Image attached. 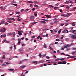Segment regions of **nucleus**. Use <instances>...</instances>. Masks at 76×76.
Here are the masks:
<instances>
[{
  "label": "nucleus",
  "mask_w": 76,
  "mask_h": 76,
  "mask_svg": "<svg viewBox=\"0 0 76 76\" xmlns=\"http://www.w3.org/2000/svg\"><path fill=\"white\" fill-rule=\"evenodd\" d=\"M70 56V55H68V54H66V55H65V56H69V57H67V59H69V58H75V57H76L75 56Z\"/></svg>",
  "instance_id": "f257e3e1"
},
{
  "label": "nucleus",
  "mask_w": 76,
  "mask_h": 76,
  "mask_svg": "<svg viewBox=\"0 0 76 76\" xmlns=\"http://www.w3.org/2000/svg\"><path fill=\"white\" fill-rule=\"evenodd\" d=\"M6 29L5 28H4L0 30V31L1 32H4L5 31H6Z\"/></svg>",
  "instance_id": "f03ea898"
},
{
  "label": "nucleus",
  "mask_w": 76,
  "mask_h": 76,
  "mask_svg": "<svg viewBox=\"0 0 76 76\" xmlns=\"http://www.w3.org/2000/svg\"><path fill=\"white\" fill-rule=\"evenodd\" d=\"M71 37L72 39H76V36L75 35H72L71 36Z\"/></svg>",
  "instance_id": "7ed1b4c3"
},
{
  "label": "nucleus",
  "mask_w": 76,
  "mask_h": 76,
  "mask_svg": "<svg viewBox=\"0 0 76 76\" xmlns=\"http://www.w3.org/2000/svg\"><path fill=\"white\" fill-rule=\"evenodd\" d=\"M11 18H9L7 19V22L9 23H12V21H11Z\"/></svg>",
  "instance_id": "20e7f679"
},
{
  "label": "nucleus",
  "mask_w": 76,
  "mask_h": 76,
  "mask_svg": "<svg viewBox=\"0 0 76 76\" xmlns=\"http://www.w3.org/2000/svg\"><path fill=\"white\" fill-rule=\"evenodd\" d=\"M70 15H71V13H68L65 15V17H69V16H70Z\"/></svg>",
  "instance_id": "39448f33"
},
{
  "label": "nucleus",
  "mask_w": 76,
  "mask_h": 76,
  "mask_svg": "<svg viewBox=\"0 0 76 76\" xmlns=\"http://www.w3.org/2000/svg\"><path fill=\"white\" fill-rule=\"evenodd\" d=\"M28 59H24L22 61H20V62L19 63V64H21V63H23V61H26V60H28Z\"/></svg>",
  "instance_id": "423d86ee"
},
{
  "label": "nucleus",
  "mask_w": 76,
  "mask_h": 76,
  "mask_svg": "<svg viewBox=\"0 0 76 76\" xmlns=\"http://www.w3.org/2000/svg\"><path fill=\"white\" fill-rule=\"evenodd\" d=\"M34 16H32L30 17V19H31V20H33V19H34Z\"/></svg>",
  "instance_id": "0eeeda50"
},
{
  "label": "nucleus",
  "mask_w": 76,
  "mask_h": 76,
  "mask_svg": "<svg viewBox=\"0 0 76 76\" xmlns=\"http://www.w3.org/2000/svg\"><path fill=\"white\" fill-rule=\"evenodd\" d=\"M18 35H20V36L22 35V33L21 32L19 31H18Z\"/></svg>",
  "instance_id": "6e6552de"
},
{
  "label": "nucleus",
  "mask_w": 76,
  "mask_h": 76,
  "mask_svg": "<svg viewBox=\"0 0 76 76\" xmlns=\"http://www.w3.org/2000/svg\"><path fill=\"white\" fill-rule=\"evenodd\" d=\"M5 22V21H2L1 23H0V25H1V24H4V23Z\"/></svg>",
  "instance_id": "1a4fd4ad"
},
{
  "label": "nucleus",
  "mask_w": 76,
  "mask_h": 76,
  "mask_svg": "<svg viewBox=\"0 0 76 76\" xmlns=\"http://www.w3.org/2000/svg\"><path fill=\"white\" fill-rule=\"evenodd\" d=\"M66 9L67 10H68V9H70V7L67 5V6L66 7Z\"/></svg>",
  "instance_id": "9d476101"
},
{
  "label": "nucleus",
  "mask_w": 76,
  "mask_h": 76,
  "mask_svg": "<svg viewBox=\"0 0 76 76\" xmlns=\"http://www.w3.org/2000/svg\"><path fill=\"white\" fill-rule=\"evenodd\" d=\"M33 63H36V64H37L38 63V61H34L32 62Z\"/></svg>",
  "instance_id": "9b49d317"
},
{
  "label": "nucleus",
  "mask_w": 76,
  "mask_h": 76,
  "mask_svg": "<svg viewBox=\"0 0 76 76\" xmlns=\"http://www.w3.org/2000/svg\"><path fill=\"white\" fill-rule=\"evenodd\" d=\"M69 3H72V4H73V3H74V2H73L72 1L69 0Z\"/></svg>",
  "instance_id": "f8f14e48"
},
{
  "label": "nucleus",
  "mask_w": 76,
  "mask_h": 76,
  "mask_svg": "<svg viewBox=\"0 0 76 76\" xmlns=\"http://www.w3.org/2000/svg\"><path fill=\"white\" fill-rule=\"evenodd\" d=\"M62 64H66V61H64L62 62Z\"/></svg>",
  "instance_id": "ddd939ff"
},
{
  "label": "nucleus",
  "mask_w": 76,
  "mask_h": 76,
  "mask_svg": "<svg viewBox=\"0 0 76 76\" xmlns=\"http://www.w3.org/2000/svg\"><path fill=\"white\" fill-rule=\"evenodd\" d=\"M40 37H41V36H39L37 37V39L38 40L39 39V38H40Z\"/></svg>",
  "instance_id": "4468645a"
},
{
  "label": "nucleus",
  "mask_w": 76,
  "mask_h": 76,
  "mask_svg": "<svg viewBox=\"0 0 76 76\" xmlns=\"http://www.w3.org/2000/svg\"><path fill=\"white\" fill-rule=\"evenodd\" d=\"M3 54H9V53L8 52H4Z\"/></svg>",
  "instance_id": "2eb2a0df"
},
{
  "label": "nucleus",
  "mask_w": 76,
  "mask_h": 76,
  "mask_svg": "<svg viewBox=\"0 0 76 76\" xmlns=\"http://www.w3.org/2000/svg\"><path fill=\"white\" fill-rule=\"evenodd\" d=\"M2 59H5V55H3V57H2Z\"/></svg>",
  "instance_id": "dca6fc26"
},
{
  "label": "nucleus",
  "mask_w": 76,
  "mask_h": 76,
  "mask_svg": "<svg viewBox=\"0 0 76 76\" xmlns=\"http://www.w3.org/2000/svg\"><path fill=\"white\" fill-rule=\"evenodd\" d=\"M40 63H45V61L43 60H41L40 61Z\"/></svg>",
  "instance_id": "f3484780"
},
{
  "label": "nucleus",
  "mask_w": 76,
  "mask_h": 76,
  "mask_svg": "<svg viewBox=\"0 0 76 76\" xmlns=\"http://www.w3.org/2000/svg\"><path fill=\"white\" fill-rule=\"evenodd\" d=\"M8 35H12V33H9L7 34Z\"/></svg>",
  "instance_id": "a211bd4d"
},
{
  "label": "nucleus",
  "mask_w": 76,
  "mask_h": 76,
  "mask_svg": "<svg viewBox=\"0 0 76 76\" xmlns=\"http://www.w3.org/2000/svg\"><path fill=\"white\" fill-rule=\"evenodd\" d=\"M44 47V48H47V46L46 45V44L45 43H44L43 45Z\"/></svg>",
  "instance_id": "6ab92c4d"
},
{
  "label": "nucleus",
  "mask_w": 76,
  "mask_h": 76,
  "mask_svg": "<svg viewBox=\"0 0 76 76\" xmlns=\"http://www.w3.org/2000/svg\"><path fill=\"white\" fill-rule=\"evenodd\" d=\"M20 67H21V68H25V65H22V66H20Z\"/></svg>",
  "instance_id": "aec40b11"
},
{
  "label": "nucleus",
  "mask_w": 76,
  "mask_h": 76,
  "mask_svg": "<svg viewBox=\"0 0 76 76\" xmlns=\"http://www.w3.org/2000/svg\"><path fill=\"white\" fill-rule=\"evenodd\" d=\"M76 30H73L72 33L73 34H76Z\"/></svg>",
  "instance_id": "412c9836"
},
{
  "label": "nucleus",
  "mask_w": 76,
  "mask_h": 76,
  "mask_svg": "<svg viewBox=\"0 0 76 76\" xmlns=\"http://www.w3.org/2000/svg\"><path fill=\"white\" fill-rule=\"evenodd\" d=\"M58 29V28H57L56 29H55V30H54V31L55 32H57V30Z\"/></svg>",
  "instance_id": "4be33fe9"
},
{
  "label": "nucleus",
  "mask_w": 76,
  "mask_h": 76,
  "mask_svg": "<svg viewBox=\"0 0 76 76\" xmlns=\"http://www.w3.org/2000/svg\"><path fill=\"white\" fill-rule=\"evenodd\" d=\"M8 70L10 71H13V70H14V69H8Z\"/></svg>",
  "instance_id": "5701e85b"
},
{
  "label": "nucleus",
  "mask_w": 76,
  "mask_h": 76,
  "mask_svg": "<svg viewBox=\"0 0 76 76\" xmlns=\"http://www.w3.org/2000/svg\"><path fill=\"white\" fill-rule=\"evenodd\" d=\"M37 22H35L34 23H32V25H34V24H36V23H37Z\"/></svg>",
  "instance_id": "b1692460"
},
{
  "label": "nucleus",
  "mask_w": 76,
  "mask_h": 76,
  "mask_svg": "<svg viewBox=\"0 0 76 76\" xmlns=\"http://www.w3.org/2000/svg\"><path fill=\"white\" fill-rule=\"evenodd\" d=\"M31 10V9H26L25 10V12H27V11H28L29 10Z\"/></svg>",
  "instance_id": "393cba45"
},
{
  "label": "nucleus",
  "mask_w": 76,
  "mask_h": 76,
  "mask_svg": "<svg viewBox=\"0 0 76 76\" xmlns=\"http://www.w3.org/2000/svg\"><path fill=\"white\" fill-rule=\"evenodd\" d=\"M72 54H73V55H75V54H76V51L75 52H72Z\"/></svg>",
  "instance_id": "a878e982"
},
{
  "label": "nucleus",
  "mask_w": 76,
  "mask_h": 76,
  "mask_svg": "<svg viewBox=\"0 0 76 76\" xmlns=\"http://www.w3.org/2000/svg\"><path fill=\"white\" fill-rule=\"evenodd\" d=\"M64 15V14H62V15H59V16H64V17H65V15Z\"/></svg>",
  "instance_id": "bb28decb"
},
{
  "label": "nucleus",
  "mask_w": 76,
  "mask_h": 76,
  "mask_svg": "<svg viewBox=\"0 0 76 76\" xmlns=\"http://www.w3.org/2000/svg\"><path fill=\"white\" fill-rule=\"evenodd\" d=\"M65 3L66 4H69V1H66L65 2Z\"/></svg>",
  "instance_id": "cd10ccee"
},
{
  "label": "nucleus",
  "mask_w": 76,
  "mask_h": 76,
  "mask_svg": "<svg viewBox=\"0 0 76 76\" xmlns=\"http://www.w3.org/2000/svg\"><path fill=\"white\" fill-rule=\"evenodd\" d=\"M71 25H72V26H75V22H74L73 23H72L71 24Z\"/></svg>",
  "instance_id": "c85d7f7f"
},
{
  "label": "nucleus",
  "mask_w": 76,
  "mask_h": 76,
  "mask_svg": "<svg viewBox=\"0 0 76 76\" xmlns=\"http://www.w3.org/2000/svg\"><path fill=\"white\" fill-rule=\"evenodd\" d=\"M18 42H20V41L21 40V39L20 38L18 39Z\"/></svg>",
  "instance_id": "c756f323"
},
{
  "label": "nucleus",
  "mask_w": 76,
  "mask_h": 76,
  "mask_svg": "<svg viewBox=\"0 0 76 76\" xmlns=\"http://www.w3.org/2000/svg\"><path fill=\"white\" fill-rule=\"evenodd\" d=\"M10 41H7L5 42V43H9Z\"/></svg>",
  "instance_id": "7c9ffc66"
},
{
  "label": "nucleus",
  "mask_w": 76,
  "mask_h": 76,
  "mask_svg": "<svg viewBox=\"0 0 76 76\" xmlns=\"http://www.w3.org/2000/svg\"><path fill=\"white\" fill-rule=\"evenodd\" d=\"M16 13V15L18 14H19V13H20V12H15Z\"/></svg>",
  "instance_id": "2f4dec72"
},
{
  "label": "nucleus",
  "mask_w": 76,
  "mask_h": 76,
  "mask_svg": "<svg viewBox=\"0 0 76 76\" xmlns=\"http://www.w3.org/2000/svg\"><path fill=\"white\" fill-rule=\"evenodd\" d=\"M28 2L29 3H33V2L32 1H28Z\"/></svg>",
  "instance_id": "473e14b6"
},
{
  "label": "nucleus",
  "mask_w": 76,
  "mask_h": 76,
  "mask_svg": "<svg viewBox=\"0 0 76 76\" xmlns=\"http://www.w3.org/2000/svg\"><path fill=\"white\" fill-rule=\"evenodd\" d=\"M40 22H42L43 23H46V22L44 21H40Z\"/></svg>",
  "instance_id": "72a5a7b5"
},
{
  "label": "nucleus",
  "mask_w": 76,
  "mask_h": 76,
  "mask_svg": "<svg viewBox=\"0 0 76 76\" xmlns=\"http://www.w3.org/2000/svg\"><path fill=\"white\" fill-rule=\"evenodd\" d=\"M15 32H13V33H12V34H13V36H15Z\"/></svg>",
  "instance_id": "f704fd0d"
},
{
  "label": "nucleus",
  "mask_w": 76,
  "mask_h": 76,
  "mask_svg": "<svg viewBox=\"0 0 76 76\" xmlns=\"http://www.w3.org/2000/svg\"><path fill=\"white\" fill-rule=\"evenodd\" d=\"M7 65V64H2V66H6Z\"/></svg>",
  "instance_id": "c9c22d12"
},
{
  "label": "nucleus",
  "mask_w": 76,
  "mask_h": 76,
  "mask_svg": "<svg viewBox=\"0 0 76 76\" xmlns=\"http://www.w3.org/2000/svg\"><path fill=\"white\" fill-rule=\"evenodd\" d=\"M58 8H59V7H54V9L55 10H56V9H58Z\"/></svg>",
  "instance_id": "e433bc0d"
},
{
  "label": "nucleus",
  "mask_w": 76,
  "mask_h": 76,
  "mask_svg": "<svg viewBox=\"0 0 76 76\" xmlns=\"http://www.w3.org/2000/svg\"><path fill=\"white\" fill-rule=\"evenodd\" d=\"M1 9H4V7H3V6H1L0 7Z\"/></svg>",
  "instance_id": "4c0bfd02"
},
{
  "label": "nucleus",
  "mask_w": 76,
  "mask_h": 76,
  "mask_svg": "<svg viewBox=\"0 0 76 76\" xmlns=\"http://www.w3.org/2000/svg\"><path fill=\"white\" fill-rule=\"evenodd\" d=\"M66 50L67 51H70V48H67Z\"/></svg>",
  "instance_id": "58836bf2"
},
{
  "label": "nucleus",
  "mask_w": 76,
  "mask_h": 76,
  "mask_svg": "<svg viewBox=\"0 0 76 76\" xmlns=\"http://www.w3.org/2000/svg\"><path fill=\"white\" fill-rule=\"evenodd\" d=\"M61 29H60L59 31H58L59 34H60V33L61 32Z\"/></svg>",
  "instance_id": "ea45409f"
},
{
  "label": "nucleus",
  "mask_w": 76,
  "mask_h": 76,
  "mask_svg": "<svg viewBox=\"0 0 76 76\" xmlns=\"http://www.w3.org/2000/svg\"><path fill=\"white\" fill-rule=\"evenodd\" d=\"M11 19L12 20H14V21H15V19H14V18H12Z\"/></svg>",
  "instance_id": "a19ab883"
},
{
  "label": "nucleus",
  "mask_w": 76,
  "mask_h": 76,
  "mask_svg": "<svg viewBox=\"0 0 76 76\" xmlns=\"http://www.w3.org/2000/svg\"><path fill=\"white\" fill-rule=\"evenodd\" d=\"M25 73L26 74H27V73H29V71H27V70H26Z\"/></svg>",
  "instance_id": "79ce46f5"
},
{
  "label": "nucleus",
  "mask_w": 76,
  "mask_h": 76,
  "mask_svg": "<svg viewBox=\"0 0 76 76\" xmlns=\"http://www.w3.org/2000/svg\"><path fill=\"white\" fill-rule=\"evenodd\" d=\"M34 6L35 7H37V8H38V5H35Z\"/></svg>",
  "instance_id": "37998d69"
},
{
  "label": "nucleus",
  "mask_w": 76,
  "mask_h": 76,
  "mask_svg": "<svg viewBox=\"0 0 76 76\" xmlns=\"http://www.w3.org/2000/svg\"><path fill=\"white\" fill-rule=\"evenodd\" d=\"M60 54H61V55H65V54L64 53H61Z\"/></svg>",
  "instance_id": "c03bdc74"
},
{
  "label": "nucleus",
  "mask_w": 76,
  "mask_h": 76,
  "mask_svg": "<svg viewBox=\"0 0 76 76\" xmlns=\"http://www.w3.org/2000/svg\"><path fill=\"white\" fill-rule=\"evenodd\" d=\"M49 6L50 7H53V8H54V7L51 5H49Z\"/></svg>",
  "instance_id": "a18cd8bd"
},
{
  "label": "nucleus",
  "mask_w": 76,
  "mask_h": 76,
  "mask_svg": "<svg viewBox=\"0 0 76 76\" xmlns=\"http://www.w3.org/2000/svg\"><path fill=\"white\" fill-rule=\"evenodd\" d=\"M62 31V33H64V32H66V30H64V31Z\"/></svg>",
  "instance_id": "49530a36"
},
{
  "label": "nucleus",
  "mask_w": 76,
  "mask_h": 76,
  "mask_svg": "<svg viewBox=\"0 0 76 76\" xmlns=\"http://www.w3.org/2000/svg\"><path fill=\"white\" fill-rule=\"evenodd\" d=\"M51 17H50V15H48V17L47 18V19H49V18H51Z\"/></svg>",
  "instance_id": "de8ad7c7"
},
{
  "label": "nucleus",
  "mask_w": 76,
  "mask_h": 76,
  "mask_svg": "<svg viewBox=\"0 0 76 76\" xmlns=\"http://www.w3.org/2000/svg\"><path fill=\"white\" fill-rule=\"evenodd\" d=\"M21 20H22V19H20L19 18H18L17 19V20H18V21H20Z\"/></svg>",
  "instance_id": "09e8293b"
},
{
  "label": "nucleus",
  "mask_w": 76,
  "mask_h": 76,
  "mask_svg": "<svg viewBox=\"0 0 76 76\" xmlns=\"http://www.w3.org/2000/svg\"><path fill=\"white\" fill-rule=\"evenodd\" d=\"M50 31H51V33L52 34H53V31L52 30H50Z\"/></svg>",
  "instance_id": "8fccbe9b"
},
{
  "label": "nucleus",
  "mask_w": 76,
  "mask_h": 76,
  "mask_svg": "<svg viewBox=\"0 0 76 76\" xmlns=\"http://www.w3.org/2000/svg\"><path fill=\"white\" fill-rule=\"evenodd\" d=\"M58 64H63L62 63V62H59L58 63Z\"/></svg>",
  "instance_id": "3c124183"
},
{
  "label": "nucleus",
  "mask_w": 76,
  "mask_h": 76,
  "mask_svg": "<svg viewBox=\"0 0 76 76\" xmlns=\"http://www.w3.org/2000/svg\"><path fill=\"white\" fill-rule=\"evenodd\" d=\"M39 57H41L42 56V55H41V53H40L39 54Z\"/></svg>",
  "instance_id": "603ef678"
},
{
  "label": "nucleus",
  "mask_w": 76,
  "mask_h": 76,
  "mask_svg": "<svg viewBox=\"0 0 76 76\" xmlns=\"http://www.w3.org/2000/svg\"><path fill=\"white\" fill-rule=\"evenodd\" d=\"M32 10V11H34V10H35V8H33V9H31Z\"/></svg>",
  "instance_id": "864d4df0"
},
{
  "label": "nucleus",
  "mask_w": 76,
  "mask_h": 76,
  "mask_svg": "<svg viewBox=\"0 0 76 76\" xmlns=\"http://www.w3.org/2000/svg\"><path fill=\"white\" fill-rule=\"evenodd\" d=\"M35 36H32L31 37V38H35Z\"/></svg>",
  "instance_id": "5fc2aeb1"
},
{
  "label": "nucleus",
  "mask_w": 76,
  "mask_h": 76,
  "mask_svg": "<svg viewBox=\"0 0 76 76\" xmlns=\"http://www.w3.org/2000/svg\"><path fill=\"white\" fill-rule=\"evenodd\" d=\"M8 23H7V22H6L5 23V25H8Z\"/></svg>",
  "instance_id": "6e6d98bb"
},
{
  "label": "nucleus",
  "mask_w": 76,
  "mask_h": 76,
  "mask_svg": "<svg viewBox=\"0 0 76 76\" xmlns=\"http://www.w3.org/2000/svg\"><path fill=\"white\" fill-rule=\"evenodd\" d=\"M46 58H47L48 59H49V58H50L48 56H46Z\"/></svg>",
  "instance_id": "4d7b16f0"
},
{
  "label": "nucleus",
  "mask_w": 76,
  "mask_h": 76,
  "mask_svg": "<svg viewBox=\"0 0 76 76\" xmlns=\"http://www.w3.org/2000/svg\"><path fill=\"white\" fill-rule=\"evenodd\" d=\"M76 7H75L74 8L73 10H76Z\"/></svg>",
  "instance_id": "13d9d810"
},
{
  "label": "nucleus",
  "mask_w": 76,
  "mask_h": 76,
  "mask_svg": "<svg viewBox=\"0 0 76 76\" xmlns=\"http://www.w3.org/2000/svg\"><path fill=\"white\" fill-rule=\"evenodd\" d=\"M13 14H14V13L13 12H12V14H10V16H12V15H13Z\"/></svg>",
  "instance_id": "bf43d9fd"
},
{
  "label": "nucleus",
  "mask_w": 76,
  "mask_h": 76,
  "mask_svg": "<svg viewBox=\"0 0 76 76\" xmlns=\"http://www.w3.org/2000/svg\"><path fill=\"white\" fill-rule=\"evenodd\" d=\"M64 6H66V5H62L61 6H60V7H64Z\"/></svg>",
  "instance_id": "052dcab7"
},
{
  "label": "nucleus",
  "mask_w": 76,
  "mask_h": 76,
  "mask_svg": "<svg viewBox=\"0 0 76 76\" xmlns=\"http://www.w3.org/2000/svg\"><path fill=\"white\" fill-rule=\"evenodd\" d=\"M23 39H25V38H24V37H22L21 38V40L22 41V40H23Z\"/></svg>",
  "instance_id": "680f3d73"
},
{
  "label": "nucleus",
  "mask_w": 76,
  "mask_h": 76,
  "mask_svg": "<svg viewBox=\"0 0 76 76\" xmlns=\"http://www.w3.org/2000/svg\"><path fill=\"white\" fill-rule=\"evenodd\" d=\"M22 45L23 47H24V46H25V44H23Z\"/></svg>",
  "instance_id": "e2e57ef3"
},
{
  "label": "nucleus",
  "mask_w": 76,
  "mask_h": 76,
  "mask_svg": "<svg viewBox=\"0 0 76 76\" xmlns=\"http://www.w3.org/2000/svg\"><path fill=\"white\" fill-rule=\"evenodd\" d=\"M18 51H19V52H20V51H22V49H19L18 50Z\"/></svg>",
  "instance_id": "0e129e2a"
},
{
  "label": "nucleus",
  "mask_w": 76,
  "mask_h": 76,
  "mask_svg": "<svg viewBox=\"0 0 76 76\" xmlns=\"http://www.w3.org/2000/svg\"><path fill=\"white\" fill-rule=\"evenodd\" d=\"M44 66L45 67V66H47V64H44Z\"/></svg>",
  "instance_id": "69168bd1"
},
{
  "label": "nucleus",
  "mask_w": 76,
  "mask_h": 76,
  "mask_svg": "<svg viewBox=\"0 0 76 76\" xmlns=\"http://www.w3.org/2000/svg\"><path fill=\"white\" fill-rule=\"evenodd\" d=\"M0 38H3V37H3V35H2L0 37Z\"/></svg>",
  "instance_id": "338daca9"
},
{
  "label": "nucleus",
  "mask_w": 76,
  "mask_h": 76,
  "mask_svg": "<svg viewBox=\"0 0 76 76\" xmlns=\"http://www.w3.org/2000/svg\"><path fill=\"white\" fill-rule=\"evenodd\" d=\"M59 60V59H55V61H58Z\"/></svg>",
  "instance_id": "774afa93"
}]
</instances>
